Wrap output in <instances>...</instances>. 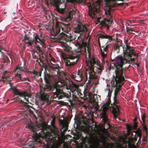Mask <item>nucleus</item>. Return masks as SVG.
<instances>
[{
	"label": "nucleus",
	"instance_id": "9b49d317",
	"mask_svg": "<svg viewBox=\"0 0 148 148\" xmlns=\"http://www.w3.org/2000/svg\"><path fill=\"white\" fill-rule=\"evenodd\" d=\"M117 96H114L113 97L114 102L110 104L111 106H109V107H111L112 109V113L113 115L114 118L116 119L118 116L119 115L120 111L119 110V106L116 105L119 102L117 99Z\"/></svg>",
	"mask_w": 148,
	"mask_h": 148
},
{
	"label": "nucleus",
	"instance_id": "49530a36",
	"mask_svg": "<svg viewBox=\"0 0 148 148\" xmlns=\"http://www.w3.org/2000/svg\"><path fill=\"white\" fill-rule=\"evenodd\" d=\"M64 148H69V147L68 145L64 146Z\"/></svg>",
	"mask_w": 148,
	"mask_h": 148
},
{
	"label": "nucleus",
	"instance_id": "393cba45",
	"mask_svg": "<svg viewBox=\"0 0 148 148\" xmlns=\"http://www.w3.org/2000/svg\"><path fill=\"white\" fill-rule=\"evenodd\" d=\"M145 114H144L142 116H141L142 120L143 121V123H142V125L143 127V130L147 132V127L145 123Z\"/></svg>",
	"mask_w": 148,
	"mask_h": 148
},
{
	"label": "nucleus",
	"instance_id": "2eb2a0df",
	"mask_svg": "<svg viewBox=\"0 0 148 148\" xmlns=\"http://www.w3.org/2000/svg\"><path fill=\"white\" fill-rule=\"evenodd\" d=\"M89 102L92 104V106L97 109L98 108V99L97 95L94 94L92 96H89Z\"/></svg>",
	"mask_w": 148,
	"mask_h": 148
},
{
	"label": "nucleus",
	"instance_id": "f3484780",
	"mask_svg": "<svg viewBox=\"0 0 148 148\" xmlns=\"http://www.w3.org/2000/svg\"><path fill=\"white\" fill-rule=\"evenodd\" d=\"M109 45H105V46L101 47V51L102 56L104 58L107 56V53L108 51Z\"/></svg>",
	"mask_w": 148,
	"mask_h": 148
},
{
	"label": "nucleus",
	"instance_id": "412c9836",
	"mask_svg": "<svg viewBox=\"0 0 148 148\" xmlns=\"http://www.w3.org/2000/svg\"><path fill=\"white\" fill-rule=\"evenodd\" d=\"M4 76L2 77V79H3V81L4 83L6 84L8 82L10 81L11 79L12 78L9 76L5 75L8 73L7 71H5L4 72Z\"/></svg>",
	"mask_w": 148,
	"mask_h": 148
},
{
	"label": "nucleus",
	"instance_id": "e433bc0d",
	"mask_svg": "<svg viewBox=\"0 0 148 148\" xmlns=\"http://www.w3.org/2000/svg\"><path fill=\"white\" fill-rule=\"evenodd\" d=\"M128 22H129V23L130 24H132L133 23H137V22L136 21V20H129L128 21Z\"/></svg>",
	"mask_w": 148,
	"mask_h": 148
},
{
	"label": "nucleus",
	"instance_id": "5701e85b",
	"mask_svg": "<svg viewBox=\"0 0 148 148\" xmlns=\"http://www.w3.org/2000/svg\"><path fill=\"white\" fill-rule=\"evenodd\" d=\"M49 95L48 94H46L43 92V93L41 94L40 99L41 100L48 101L49 99Z\"/></svg>",
	"mask_w": 148,
	"mask_h": 148
},
{
	"label": "nucleus",
	"instance_id": "c85d7f7f",
	"mask_svg": "<svg viewBox=\"0 0 148 148\" xmlns=\"http://www.w3.org/2000/svg\"><path fill=\"white\" fill-rule=\"evenodd\" d=\"M34 140L35 142L38 143H41V142L40 139L38 135H35L34 136Z\"/></svg>",
	"mask_w": 148,
	"mask_h": 148
},
{
	"label": "nucleus",
	"instance_id": "20e7f679",
	"mask_svg": "<svg viewBox=\"0 0 148 148\" xmlns=\"http://www.w3.org/2000/svg\"><path fill=\"white\" fill-rule=\"evenodd\" d=\"M60 31V27L57 26L55 28L52 29L51 33L54 36V39H56L57 42L60 43L62 45L64 51L68 52H71L72 48L67 45L66 43L70 42L72 39H68L65 36H61L59 34Z\"/></svg>",
	"mask_w": 148,
	"mask_h": 148
},
{
	"label": "nucleus",
	"instance_id": "2f4dec72",
	"mask_svg": "<svg viewBox=\"0 0 148 148\" xmlns=\"http://www.w3.org/2000/svg\"><path fill=\"white\" fill-rule=\"evenodd\" d=\"M47 126L45 125H43L42 127L41 128V130L42 131L45 133V131H46V132H47Z\"/></svg>",
	"mask_w": 148,
	"mask_h": 148
},
{
	"label": "nucleus",
	"instance_id": "58836bf2",
	"mask_svg": "<svg viewBox=\"0 0 148 148\" xmlns=\"http://www.w3.org/2000/svg\"><path fill=\"white\" fill-rule=\"evenodd\" d=\"M77 92L78 94L79 95L80 97L81 98H82V94L79 91H77Z\"/></svg>",
	"mask_w": 148,
	"mask_h": 148
},
{
	"label": "nucleus",
	"instance_id": "7ed1b4c3",
	"mask_svg": "<svg viewBox=\"0 0 148 148\" xmlns=\"http://www.w3.org/2000/svg\"><path fill=\"white\" fill-rule=\"evenodd\" d=\"M123 56L118 57L115 63L111 64L110 69L115 70L123 74H124V70L123 66L126 63H130V60L134 61L138 56L132 47L126 45L123 47Z\"/></svg>",
	"mask_w": 148,
	"mask_h": 148
},
{
	"label": "nucleus",
	"instance_id": "8fccbe9b",
	"mask_svg": "<svg viewBox=\"0 0 148 148\" xmlns=\"http://www.w3.org/2000/svg\"><path fill=\"white\" fill-rule=\"evenodd\" d=\"M98 82L97 83H95V85H96L97 84H98Z\"/></svg>",
	"mask_w": 148,
	"mask_h": 148
},
{
	"label": "nucleus",
	"instance_id": "1a4fd4ad",
	"mask_svg": "<svg viewBox=\"0 0 148 148\" xmlns=\"http://www.w3.org/2000/svg\"><path fill=\"white\" fill-rule=\"evenodd\" d=\"M11 89L13 90V92L15 95H18L21 97H24L25 100L26 102H24L21 99L18 98V96H14L13 98V100L15 101H19L21 103L26 104L27 102L29 103L28 98L30 97L31 95L30 94L27 93L26 91L20 92L14 86L12 87L11 88Z\"/></svg>",
	"mask_w": 148,
	"mask_h": 148
},
{
	"label": "nucleus",
	"instance_id": "4be33fe9",
	"mask_svg": "<svg viewBox=\"0 0 148 148\" xmlns=\"http://www.w3.org/2000/svg\"><path fill=\"white\" fill-rule=\"evenodd\" d=\"M0 58L3 60V63L7 62H9V58L5 55L3 53L0 49Z\"/></svg>",
	"mask_w": 148,
	"mask_h": 148
},
{
	"label": "nucleus",
	"instance_id": "c03bdc74",
	"mask_svg": "<svg viewBox=\"0 0 148 148\" xmlns=\"http://www.w3.org/2000/svg\"><path fill=\"white\" fill-rule=\"evenodd\" d=\"M31 77L34 79H35L36 78V76L34 74L33 75H32L31 76Z\"/></svg>",
	"mask_w": 148,
	"mask_h": 148
},
{
	"label": "nucleus",
	"instance_id": "09e8293b",
	"mask_svg": "<svg viewBox=\"0 0 148 148\" xmlns=\"http://www.w3.org/2000/svg\"><path fill=\"white\" fill-rule=\"evenodd\" d=\"M135 25H130L129 24H128V26H134Z\"/></svg>",
	"mask_w": 148,
	"mask_h": 148
},
{
	"label": "nucleus",
	"instance_id": "aec40b11",
	"mask_svg": "<svg viewBox=\"0 0 148 148\" xmlns=\"http://www.w3.org/2000/svg\"><path fill=\"white\" fill-rule=\"evenodd\" d=\"M122 46L121 42L119 41H117V42L114 45L113 50L118 53L119 51V47Z\"/></svg>",
	"mask_w": 148,
	"mask_h": 148
},
{
	"label": "nucleus",
	"instance_id": "3c124183",
	"mask_svg": "<svg viewBox=\"0 0 148 148\" xmlns=\"http://www.w3.org/2000/svg\"><path fill=\"white\" fill-rule=\"evenodd\" d=\"M15 14V12H14L13 13V14Z\"/></svg>",
	"mask_w": 148,
	"mask_h": 148
},
{
	"label": "nucleus",
	"instance_id": "a19ab883",
	"mask_svg": "<svg viewBox=\"0 0 148 148\" xmlns=\"http://www.w3.org/2000/svg\"><path fill=\"white\" fill-rule=\"evenodd\" d=\"M130 126H132L130 125H128L127 126V127L128 130H130L132 129V128H131V127H130Z\"/></svg>",
	"mask_w": 148,
	"mask_h": 148
},
{
	"label": "nucleus",
	"instance_id": "473e14b6",
	"mask_svg": "<svg viewBox=\"0 0 148 148\" xmlns=\"http://www.w3.org/2000/svg\"><path fill=\"white\" fill-rule=\"evenodd\" d=\"M62 126L64 128V131L65 132L66 131L68 130V126L66 124H63Z\"/></svg>",
	"mask_w": 148,
	"mask_h": 148
},
{
	"label": "nucleus",
	"instance_id": "79ce46f5",
	"mask_svg": "<svg viewBox=\"0 0 148 148\" xmlns=\"http://www.w3.org/2000/svg\"><path fill=\"white\" fill-rule=\"evenodd\" d=\"M126 30H127V32H130V31H133V30H132V29H129L128 27H127L126 28Z\"/></svg>",
	"mask_w": 148,
	"mask_h": 148
},
{
	"label": "nucleus",
	"instance_id": "a18cd8bd",
	"mask_svg": "<svg viewBox=\"0 0 148 148\" xmlns=\"http://www.w3.org/2000/svg\"><path fill=\"white\" fill-rule=\"evenodd\" d=\"M118 148H125L124 147H123L122 145H120V146H119V147H118Z\"/></svg>",
	"mask_w": 148,
	"mask_h": 148
},
{
	"label": "nucleus",
	"instance_id": "c756f323",
	"mask_svg": "<svg viewBox=\"0 0 148 148\" xmlns=\"http://www.w3.org/2000/svg\"><path fill=\"white\" fill-rule=\"evenodd\" d=\"M31 73H32L34 74L35 76H38V77L39 76H41V72H38L37 71L34 70L32 72H30Z\"/></svg>",
	"mask_w": 148,
	"mask_h": 148
},
{
	"label": "nucleus",
	"instance_id": "72a5a7b5",
	"mask_svg": "<svg viewBox=\"0 0 148 148\" xmlns=\"http://www.w3.org/2000/svg\"><path fill=\"white\" fill-rule=\"evenodd\" d=\"M144 21H145V20H138L137 21H136L137 22L136 23H138L139 24H144Z\"/></svg>",
	"mask_w": 148,
	"mask_h": 148
},
{
	"label": "nucleus",
	"instance_id": "dca6fc26",
	"mask_svg": "<svg viewBox=\"0 0 148 148\" xmlns=\"http://www.w3.org/2000/svg\"><path fill=\"white\" fill-rule=\"evenodd\" d=\"M108 39V40L107 42V43L108 42H110L112 41H114L115 40V38H112V36H110L109 35H108L106 34H101L99 36V39L98 42L99 44V46L101 47L100 42L99 41V40L100 39Z\"/></svg>",
	"mask_w": 148,
	"mask_h": 148
},
{
	"label": "nucleus",
	"instance_id": "37998d69",
	"mask_svg": "<svg viewBox=\"0 0 148 148\" xmlns=\"http://www.w3.org/2000/svg\"><path fill=\"white\" fill-rule=\"evenodd\" d=\"M134 64L136 65L138 67H139V64L138 62L137 61Z\"/></svg>",
	"mask_w": 148,
	"mask_h": 148
},
{
	"label": "nucleus",
	"instance_id": "6e6552de",
	"mask_svg": "<svg viewBox=\"0 0 148 148\" xmlns=\"http://www.w3.org/2000/svg\"><path fill=\"white\" fill-rule=\"evenodd\" d=\"M80 52H77L75 56L65 55L62 57L64 59L65 65L67 67L69 71H71L73 67L79 60Z\"/></svg>",
	"mask_w": 148,
	"mask_h": 148
},
{
	"label": "nucleus",
	"instance_id": "bb28decb",
	"mask_svg": "<svg viewBox=\"0 0 148 148\" xmlns=\"http://www.w3.org/2000/svg\"><path fill=\"white\" fill-rule=\"evenodd\" d=\"M60 19L62 21H64L65 22H67L68 21H70L71 20V17L69 16L67 18H63L60 16Z\"/></svg>",
	"mask_w": 148,
	"mask_h": 148
},
{
	"label": "nucleus",
	"instance_id": "423d86ee",
	"mask_svg": "<svg viewBox=\"0 0 148 148\" xmlns=\"http://www.w3.org/2000/svg\"><path fill=\"white\" fill-rule=\"evenodd\" d=\"M57 26L60 27V29H61L62 31V32L60 33V32L59 33L60 34L65 36L66 38H67L68 39H72L71 40H70V42H72L73 40L76 38L77 37V39L80 38L81 34H78V35L75 34L74 35L75 37L74 38L72 36L71 33V26L70 23H60L59 24L57 23L55 28Z\"/></svg>",
	"mask_w": 148,
	"mask_h": 148
},
{
	"label": "nucleus",
	"instance_id": "a878e982",
	"mask_svg": "<svg viewBox=\"0 0 148 148\" xmlns=\"http://www.w3.org/2000/svg\"><path fill=\"white\" fill-rule=\"evenodd\" d=\"M34 41L33 40L31 39H29V40H27L26 42H24L25 44L28 45V47L29 46H32L34 43Z\"/></svg>",
	"mask_w": 148,
	"mask_h": 148
},
{
	"label": "nucleus",
	"instance_id": "7c9ffc66",
	"mask_svg": "<svg viewBox=\"0 0 148 148\" xmlns=\"http://www.w3.org/2000/svg\"><path fill=\"white\" fill-rule=\"evenodd\" d=\"M130 126L133 130H136L138 126L137 123L136 122H135L133 126Z\"/></svg>",
	"mask_w": 148,
	"mask_h": 148
},
{
	"label": "nucleus",
	"instance_id": "39448f33",
	"mask_svg": "<svg viewBox=\"0 0 148 148\" xmlns=\"http://www.w3.org/2000/svg\"><path fill=\"white\" fill-rule=\"evenodd\" d=\"M55 121L56 118L53 117L51 123V132L49 136H47L45 138V140L47 143H54L58 141H60L61 139L60 133L55 125Z\"/></svg>",
	"mask_w": 148,
	"mask_h": 148
},
{
	"label": "nucleus",
	"instance_id": "de8ad7c7",
	"mask_svg": "<svg viewBox=\"0 0 148 148\" xmlns=\"http://www.w3.org/2000/svg\"><path fill=\"white\" fill-rule=\"evenodd\" d=\"M51 60L52 61H53V62H54V60H54V59L53 58H52V57H51Z\"/></svg>",
	"mask_w": 148,
	"mask_h": 148
},
{
	"label": "nucleus",
	"instance_id": "ddd939ff",
	"mask_svg": "<svg viewBox=\"0 0 148 148\" xmlns=\"http://www.w3.org/2000/svg\"><path fill=\"white\" fill-rule=\"evenodd\" d=\"M75 33L82 34L83 33H85L88 32L86 27L82 24H78L74 29Z\"/></svg>",
	"mask_w": 148,
	"mask_h": 148
},
{
	"label": "nucleus",
	"instance_id": "f03ea898",
	"mask_svg": "<svg viewBox=\"0 0 148 148\" xmlns=\"http://www.w3.org/2000/svg\"><path fill=\"white\" fill-rule=\"evenodd\" d=\"M89 44L86 42H82V45L80 46L81 49H84L85 50V56L86 58V66L89 69V80L88 82H90L91 80H95L97 79L95 73H101L103 69L99 63L98 59L93 56H91L90 49Z\"/></svg>",
	"mask_w": 148,
	"mask_h": 148
},
{
	"label": "nucleus",
	"instance_id": "4468645a",
	"mask_svg": "<svg viewBox=\"0 0 148 148\" xmlns=\"http://www.w3.org/2000/svg\"><path fill=\"white\" fill-rule=\"evenodd\" d=\"M33 40L35 45H37V43H39L43 47H44L45 45L44 44V40L42 37V35L39 36L37 34H34V35Z\"/></svg>",
	"mask_w": 148,
	"mask_h": 148
},
{
	"label": "nucleus",
	"instance_id": "b1692460",
	"mask_svg": "<svg viewBox=\"0 0 148 148\" xmlns=\"http://www.w3.org/2000/svg\"><path fill=\"white\" fill-rule=\"evenodd\" d=\"M32 57L34 59L37 58L38 59L36 60V61H38V59L39 58V60H40V61H41V60L40 59V56L38 54V53L37 51H34L32 52Z\"/></svg>",
	"mask_w": 148,
	"mask_h": 148
},
{
	"label": "nucleus",
	"instance_id": "f704fd0d",
	"mask_svg": "<svg viewBox=\"0 0 148 148\" xmlns=\"http://www.w3.org/2000/svg\"><path fill=\"white\" fill-rule=\"evenodd\" d=\"M19 79L21 81H25L27 80V78L26 77L22 78L21 75L18 77Z\"/></svg>",
	"mask_w": 148,
	"mask_h": 148
},
{
	"label": "nucleus",
	"instance_id": "864d4df0",
	"mask_svg": "<svg viewBox=\"0 0 148 148\" xmlns=\"http://www.w3.org/2000/svg\"><path fill=\"white\" fill-rule=\"evenodd\" d=\"M13 122H10V123H12Z\"/></svg>",
	"mask_w": 148,
	"mask_h": 148
},
{
	"label": "nucleus",
	"instance_id": "4c0bfd02",
	"mask_svg": "<svg viewBox=\"0 0 148 148\" xmlns=\"http://www.w3.org/2000/svg\"><path fill=\"white\" fill-rule=\"evenodd\" d=\"M37 49L39 52H41L42 50L41 49L40 47L39 46H37L36 47Z\"/></svg>",
	"mask_w": 148,
	"mask_h": 148
},
{
	"label": "nucleus",
	"instance_id": "f257e3e1",
	"mask_svg": "<svg viewBox=\"0 0 148 148\" xmlns=\"http://www.w3.org/2000/svg\"><path fill=\"white\" fill-rule=\"evenodd\" d=\"M51 72L50 75L45 70L44 73V80L46 84L43 88L44 92H52L53 94L54 98L57 97L62 99L67 97L68 94L64 93L62 88L58 84L60 82L63 84L69 92L72 91V88L73 85H71L70 81L66 78V75L62 71H60L61 68L58 65L53 64L49 66Z\"/></svg>",
	"mask_w": 148,
	"mask_h": 148
},
{
	"label": "nucleus",
	"instance_id": "6ab92c4d",
	"mask_svg": "<svg viewBox=\"0 0 148 148\" xmlns=\"http://www.w3.org/2000/svg\"><path fill=\"white\" fill-rule=\"evenodd\" d=\"M75 133L74 135V138L76 140H78L81 138H82V134L80 132L79 129L76 128L75 129Z\"/></svg>",
	"mask_w": 148,
	"mask_h": 148
},
{
	"label": "nucleus",
	"instance_id": "603ef678",
	"mask_svg": "<svg viewBox=\"0 0 148 148\" xmlns=\"http://www.w3.org/2000/svg\"><path fill=\"white\" fill-rule=\"evenodd\" d=\"M28 81H29V79H28Z\"/></svg>",
	"mask_w": 148,
	"mask_h": 148
},
{
	"label": "nucleus",
	"instance_id": "a211bd4d",
	"mask_svg": "<svg viewBox=\"0 0 148 148\" xmlns=\"http://www.w3.org/2000/svg\"><path fill=\"white\" fill-rule=\"evenodd\" d=\"M26 67L24 66L23 67H17L16 68L14 72L16 73L15 74L16 76L18 77L21 75L20 73L22 71H25L24 70L26 69Z\"/></svg>",
	"mask_w": 148,
	"mask_h": 148
},
{
	"label": "nucleus",
	"instance_id": "0eeeda50",
	"mask_svg": "<svg viewBox=\"0 0 148 148\" xmlns=\"http://www.w3.org/2000/svg\"><path fill=\"white\" fill-rule=\"evenodd\" d=\"M115 74L113 75V84L112 88H115L114 96H117L121 87L124 83L125 78L123 74L115 70Z\"/></svg>",
	"mask_w": 148,
	"mask_h": 148
},
{
	"label": "nucleus",
	"instance_id": "ea45409f",
	"mask_svg": "<svg viewBox=\"0 0 148 148\" xmlns=\"http://www.w3.org/2000/svg\"><path fill=\"white\" fill-rule=\"evenodd\" d=\"M29 127L30 128V129H31L33 131H34V127L32 126L31 125H29Z\"/></svg>",
	"mask_w": 148,
	"mask_h": 148
},
{
	"label": "nucleus",
	"instance_id": "9d476101",
	"mask_svg": "<svg viewBox=\"0 0 148 148\" xmlns=\"http://www.w3.org/2000/svg\"><path fill=\"white\" fill-rule=\"evenodd\" d=\"M111 92H110V90H109L108 97V98L106 102V103L103 104L101 108H102V112L101 113V117L105 123H107L109 125V121L108 119L107 115L106 113L107 110L109 108V105H110L111 101Z\"/></svg>",
	"mask_w": 148,
	"mask_h": 148
},
{
	"label": "nucleus",
	"instance_id": "cd10ccee",
	"mask_svg": "<svg viewBox=\"0 0 148 148\" xmlns=\"http://www.w3.org/2000/svg\"><path fill=\"white\" fill-rule=\"evenodd\" d=\"M27 147L28 148H34L35 147V143L34 142L32 141H31L27 145Z\"/></svg>",
	"mask_w": 148,
	"mask_h": 148
},
{
	"label": "nucleus",
	"instance_id": "f8f14e48",
	"mask_svg": "<svg viewBox=\"0 0 148 148\" xmlns=\"http://www.w3.org/2000/svg\"><path fill=\"white\" fill-rule=\"evenodd\" d=\"M69 71V75L71 78L78 82H80L82 80L83 76L81 71L78 70L77 73L72 72V71Z\"/></svg>",
	"mask_w": 148,
	"mask_h": 148
},
{
	"label": "nucleus",
	"instance_id": "c9c22d12",
	"mask_svg": "<svg viewBox=\"0 0 148 148\" xmlns=\"http://www.w3.org/2000/svg\"><path fill=\"white\" fill-rule=\"evenodd\" d=\"M29 39H30L26 35H25L24 38V42H26V41L29 40Z\"/></svg>",
	"mask_w": 148,
	"mask_h": 148
}]
</instances>
